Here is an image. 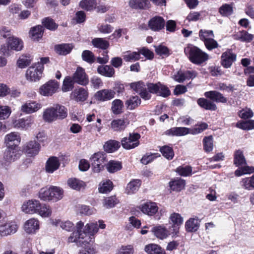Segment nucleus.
Instances as JSON below:
<instances>
[{
  "instance_id": "nucleus-8",
  "label": "nucleus",
  "mask_w": 254,
  "mask_h": 254,
  "mask_svg": "<svg viewBox=\"0 0 254 254\" xmlns=\"http://www.w3.org/2000/svg\"><path fill=\"white\" fill-rule=\"evenodd\" d=\"M23 152L18 145L13 144L9 145L5 150L3 158L7 162H11L19 158Z\"/></svg>"
},
{
  "instance_id": "nucleus-12",
  "label": "nucleus",
  "mask_w": 254,
  "mask_h": 254,
  "mask_svg": "<svg viewBox=\"0 0 254 254\" xmlns=\"http://www.w3.org/2000/svg\"><path fill=\"white\" fill-rule=\"evenodd\" d=\"M40 206V202L36 199H31L25 201L21 206L22 212L26 214H33L36 213L38 208Z\"/></svg>"
},
{
  "instance_id": "nucleus-44",
  "label": "nucleus",
  "mask_w": 254,
  "mask_h": 254,
  "mask_svg": "<svg viewBox=\"0 0 254 254\" xmlns=\"http://www.w3.org/2000/svg\"><path fill=\"white\" fill-rule=\"evenodd\" d=\"M201 40L203 41L206 48L209 51L218 47L217 42L212 38H205L201 37Z\"/></svg>"
},
{
  "instance_id": "nucleus-24",
  "label": "nucleus",
  "mask_w": 254,
  "mask_h": 254,
  "mask_svg": "<svg viewBox=\"0 0 254 254\" xmlns=\"http://www.w3.org/2000/svg\"><path fill=\"white\" fill-rule=\"evenodd\" d=\"M41 108V104L36 101H28L24 104L21 107V111L26 114H31L37 111Z\"/></svg>"
},
{
  "instance_id": "nucleus-11",
  "label": "nucleus",
  "mask_w": 254,
  "mask_h": 254,
  "mask_svg": "<svg viewBox=\"0 0 254 254\" xmlns=\"http://www.w3.org/2000/svg\"><path fill=\"white\" fill-rule=\"evenodd\" d=\"M169 219L173 224L171 228H170V231L173 237L176 236L179 233L180 226L183 223V218L180 214L173 213L171 214Z\"/></svg>"
},
{
  "instance_id": "nucleus-53",
  "label": "nucleus",
  "mask_w": 254,
  "mask_h": 254,
  "mask_svg": "<svg viewBox=\"0 0 254 254\" xmlns=\"http://www.w3.org/2000/svg\"><path fill=\"white\" fill-rule=\"evenodd\" d=\"M118 202L119 200L117 198L114 196H112L105 198L103 204V206L107 208H111L114 207Z\"/></svg>"
},
{
  "instance_id": "nucleus-22",
  "label": "nucleus",
  "mask_w": 254,
  "mask_h": 254,
  "mask_svg": "<svg viewBox=\"0 0 254 254\" xmlns=\"http://www.w3.org/2000/svg\"><path fill=\"white\" fill-rule=\"evenodd\" d=\"M141 211L149 216L154 215L158 211V208L155 202H147L140 206Z\"/></svg>"
},
{
  "instance_id": "nucleus-25",
  "label": "nucleus",
  "mask_w": 254,
  "mask_h": 254,
  "mask_svg": "<svg viewBox=\"0 0 254 254\" xmlns=\"http://www.w3.org/2000/svg\"><path fill=\"white\" fill-rule=\"evenodd\" d=\"M97 71L99 74L107 77H112L115 74L114 67L108 65H99Z\"/></svg>"
},
{
  "instance_id": "nucleus-14",
  "label": "nucleus",
  "mask_w": 254,
  "mask_h": 254,
  "mask_svg": "<svg viewBox=\"0 0 254 254\" xmlns=\"http://www.w3.org/2000/svg\"><path fill=\"white\" fill-rule=\"evenodd\" d=\"M130 86L136 93H139L143 99L147 100L151 98V95L148 92L146 85H145L144 82L138 81L132 83Z\"/></svg>"
},
{
  "instance_id": "nucleus-50",
  "label": "nucleus",
  "mask_w": 254,
  "mask_h": 254,
  "mask_svg": "<svg viewBox=\"0 0 254 254\" xmlns=\"http://www.w3.org/2000/svg\"><path fill=\"white\" fill-rule=\"evenodd\" d=\"M219 12L223 16H228L233 13L232 4H224L219 9Z\"/></svg>"
},
{
  "instance_id": "nucleus-57",
  "label": "nucleus",
  "mask_w": 254,
  "mask_h": 254,
  "mask_svg": "<svg viewBox=\"0 0 254 254\" xmlns=\"http://www.w3.org/2000/svg\"><path fill=\"white\" fill-rule=\"evenodd\" d=\"M82 60L88 63L92 64L95 62V57L93 53L89 50H84L82 54Z\"/></svg>"
},
{
  "instance_id": "nucleus-58",
  "label": "nucleus",
  "mask_w": 254,
  "mask_h": 254,
  "mask_svg": "<svg viewBox=\"0 0 254 254\" xmlns=\"http://www.w3.org/2000/svg\"><path fill=\"white\" fill-rule=\"evenodd\" d=\"M113 189V183L110 180L103 182L99 188V191L101 193L110 192Z\"/></svg>"
},
{
  "instance_id": "nucleus-34",
  "label": "nucleus",
  "mask_w": 254,
  "mask_h": 254,
  "mask_svg": "<svg viewBox=\"0 0 254 254\" xmlns=\"http://www.w3.org/2000/svg\"><path fill=\"white\" fill-rule=\"evenodd\" d=\"M43 32V27L41 25H39L33 27L31 29L30 31V34L31 35V38L33 40L38 41L40 39H41L42 37Z\"/></svg>"
},
{
  "instance_id": "nucleus-26",
  "label": "nucleus",
  "mask_w": 254,
  "mask_h": 254,
  "mask_svg": "<svg viewBox=\"0 0 254 254\" xmlns=\"http://www.w3.org/2000/svg\"><path fill=\"white\" fill-rule=\"evenodd\" d=\"M198 105L202 108L206 110L214 111L217 110V106L212 101L206 98H200L197 101Z\"/></svg>"
},
{
  "instance_id": "nucleus-61",
  "label": "nucleus",
  "mask_w": 254,
  "mask_h": 254,
  "mask_svg": "<svg viewBox=\"0 0 254 254\" xmlns=\"http://www.w3.org/2000/svg\"><path fill=\"white\" fill-rule=\"evenodd\" d=\"M111 127L115 130L124 129L125 127V122L124 120L121 119L115 120L111 123Z\"/></svg>"
},
{
  "instance_id": "nucleus-32",
  "label": "nucleus",
  "mask_w": 254,
  "mask_h": 254,
  "mask_svg": "<svg viewBox=\"0 0 254 254\" xmlns=\"http://www.w3.org/2000/svg\"><path fill=\"white\" fill-rule=\"evenodd\" d=\"M72 49L73 46L71 44H61L55 46V49L57 53L62 55L69 54Z\"/></svg>"
},
{
  "instance_id": "nucleus-21",
  "label": "nucleus",
  "mask_w": 254,
  "mask_h": 254,
  "mask_svg": "<svg viewBox=\"0 0 254 254\" xmlns=\"http://www.w3.org/2000/svg\"><path fill=\"white\" fill-rule=\"evenodd\" d=\"M17 228V225L14 222H8L0 227V235L1 236H5L13 234L16 232Z\"/></svg>"
},
{
  "instance_id": "nucleus-20",
  "label": "nucleus",
  "mask_w": 254,
  "mask_h": 254,
  "mask_svg": "<svg viewBox=\"0 0 254 254\" xmlns=\"http://www.w3.org/2000/svg\"><path fill=\"white\" fill-rule=\"evenodd\" d=\"M24 228L28 234H34L39 229V222L35 218H31L25 222Z\"/></svg>"
},
{
  "instance_id": "nucleus-36",
  "label": "nucleus",
  "mask_w": 254,
  "mask_h": 254,
  "mask_svg": "<svg viewBox=\"0 0 254 254\" xmlns=\"http://www.w3.org/2000/svg\"><path fill=\"white\" fill-rule=\"evenodd\" d=\"M124 103L120 99H115L112 102L111 111L115 115H119L123 112Z\"/></svg>"
},
{
  "instance_id": "nucleus-62",
  "label": "nucleus",
  "mask_w": 254,
  "mask_h": 254,
  "mask_svg": "<svg viewBox=\"0 0 254 254\" xmlns=\"http://www.w3.org/2000/svg\"><path fill=\"white\" fill-rule=\"evenodd\" d=\"M177 172L182 176H188L191 174L192 168L190 166H180L177 168Z\"/></svg>"
},
{
  "instance_id": "nucleus-46",
  "label": "nucleus",
  "mask_w": 254,
  "mask_h": 254,
  "mask_svg": "<svg viewBox=\"0 0 254 254\" xmlns=\"http://www.w3.org/2000/svg\"><path fill=\"white\" fill-rule=\"evenodd\" d=\"M36 213L42 217H49L51 215L52 210L49 206L40 203V206L38 208Z\"/></svg>"
},
{
  "instance_id": "nucleus-54",
  "label": "nucleus",
  "mask_w": 254,
  "mask_h": 254,
  "mask_svg": "<svg viewBox=\"0 0 254 254\" xmlns=\"http://www.w3.org/2000/svg\"><path fill=\"white\" fill-rule=\"evenodd\" d=\"M55 225L60 226L63 230L67 231H71L73 229V224L69 221L62 222L60 220H57Z\"/></svg>"
},
{
  "instance_id": "nucleus-38",
  "label": "nucleus",
  "mask_w": 254,
  "mask_h": 254,
  "mask_svg": "<svg viewBox=\"0 0 254 254\" xmlns=\"http://www.w3.org/2000/svg\"><path fill=\"white\" fill-rule=\"evenodd\" d=\"M91 43L94 47L102 50H106L109 47V42L102 38H95Z\"/></svg>"
},
{
  "instance_id": "nucleus-52",
  "label": "nucleus",
  "mask_w": 254,
  "mask_h": 254,
  "mask_svg": "<svg viewBox=\"0 0 254 254\" xmlns=\"http://www.w3.org/2000/svg\"><path fill=\"white\" fill-rule=\"evenodd\" d=\"M5 143L16 141L20 143L21 141V137L20 134L18 132H11L7 134L4 138Z\"/></svg>"
},
{
  "instance_id": "nucleus-49",
  "label": "nucleus",
  "mask_w": 254,
  "mask_h": 254,
  "mask_svg": "<svg viewBox=\"0 0 254 254\" xmlns=\"http://www.w3.org/2000/svg\"><path fill=\"white\" fill-rule=\"evenodd\" d=\"M160 156V155L157 153H147L142 156L140 162L141 163L146 165L153 161L155 158Z\"/></svg>"
},
{
  "instance_id": "nucleus-9",
  "label": "nucleus",
  "mask_w": 254,
  "mask_h": 254,
  "mask_svg": "<svg viewBox=\"0 0 254 254\" xmlns=\"http://www.w3.org/2000/svg\"><path fill=\"white\" fill-rule=\"evenodd\" d=\"M59 87V82L55 80H51L40 88V93L45 96H52L55 93Z\"/></svg>"
},
{
  "instance_id": "nucleus-59",
  "label": "nucleus",
  "mask_w": 254,
  "mask_h": 254,
  "mask_svg": "<svg viewBox=\"0 0 254 254\" xmlns=\"http://www.w3.org/2000/svg\"><path fill=\"white\" fill-rule=\"evenodd\" d=\"M31 60L29 57L21 56L17 62L18 66L21 68H25L31 63Z\"/></svg>"
},
{
  "instance_id": "nucleus-5",
  "label": "nucleus",
  "mask_w": 254,
  "mask_h": 254,
  "mask_svg": "<svg viewBox=\"0 0 254 254\" xmlns=\"http://www.w3.org/2000/svg\"><path fill=\"white\" fill-rule=\"evenodd\" d=\"M184 52L190 61L196 64H200L208 59V55L206 53L194 46H188L185 48Z\"/></svg>"
},
{
  "instance_id": "nucleus-10",
  "label": "nucleus",
  "mask_w": 254,
  "mask_h": 254,
  "mask_svg": "<svg viewBox=\"0 0 254 254\" xmlns=\"http://www.w3.org/2000/svg\"><path fill=\"white\" fill-rule=\"evenodd\" d=\"M44 67L41 64L36 67H29L26 72V79L31 81L39 80L42 76Z\"/></svg>"
},
{
  "instance_id": "nucleus-27",
  "label": "nucleus",
  "mask_w": 254,
  "mask_h": 254,
  "mask_svg": "<svg viewBox=\"0 0 254 254\" xmlns=\"http://www.w3.org/2000/svg\"><path fill=\"white\" fill-rule=\"evenodd\" d=\"M8 45L12 50L16 51H21L23 47L22 41L19 38L13 36L7 40Z\"/></svg>"
},
{
  "instance_id": "nucleus-3",
  "label": "nucleus",
  "mask_w": 254,
  "mask_h": 254,
  "mask_svg": "<svg viewBox=\"0 0 254 254\" xmlns=\"http://www.w3.org/2000/svg\"><path fill=\"white\" fill-rule=\"evenodd\" d=\"M208 125L202 123L195 126L193 128H189L185 127H174L167 130L165 134L171 136H183L188 134H196L207 129Z\"/></svg>"
},
{
  "instance_id": "nucleus-43",
  "label": "nucleus",
  "mask_w": 254,
  "mask_h": 254,
  "mask_svg": "<svg viewBox=\"0 0 254 254\" xmlns=\"http://www.w3.org/2000/svg\"><path fill=\"white\" fill-rule=\"evenodd\" d=\"M96 5V0H82L79 3L80 7L87 11L92 10Z\"/></svg>"
},
{
  "instance_id": "nucleus-37",
  "label": "nucleus",
  "mask_w": 254,
  "mask_h": 254,
  "mask_svg": "<svg viewBox=\"0 0 254 254\" xmlns=\"http://www.w3.org/2000/svg\"><path fill=\"white\" fill-rule=\"evenodd\" d=\"M40 148V144H27L23 151H24L29 156H32L38 153Z\"/></svg>"
},
{
  "instance_id": "nucleus-4",
  "label": "nucleus",
  "mask_w": 254,
  "mask_h": 254,
  "mask_svg": "<svg viewBox=\"0 0 254 254\" xmlns=\"http://www.w3.org/2000/svg\"><path fill=\"white\" fill-rule=\"evenodd\" d=\"M64 195V190L59 187L51 186L42 188L39 192V197L44 201L57 202L61 200Z\"/></svg>"
},
{
  "instance_id": "nucleus-17",
  "label": "nucleus",
  "mask_w": 254,
  "mask_h": 254,
  "mask_svg": "<svg viewBox=\"0 0 254 254\" xmlns=\"http://www.w3.org/2000/svg\"><path fill=\"white\" fill-rule=\"evenodd\" d=\"M204 96L212 102L222 103H226L227 102V98L224 97L222 93L216 90L205 92Z\"/></svg>"
},
{
  "instance_id": "nucleus-55",
  "label": "nucleus",
  "mask_w": 254,
  "mask_h": 254,
  "mask_svg": "<svg viewBox=\"0 0 254 254\" xmlns=\"http://www.w3.org/2000/svg\"><path fill=\"white\" fill-rule=\"evenodd\" d=\"M74 83L70 77H66L64 80L62 90L64 92H67L71 90L73 88Z\"/></svg>"
},
{
  "instance_id": "nucleus-7",
  "label": "nucleus",
  "mask_w": 254,
  "mask_h": 254,
  "mask_svg": "<svg viewBox=\"0 0 254 254\" xmlns=\"http://www.w3.org/2000/svg\"><path fill=\"white\" fill-rule=\"evenodd\" d=\"M106 159V154L101 152L95 153L90 157L92 169L94 173H99L103 169Z\"/></svg>"
},
{
  "instance_id": "nucleus-33",
  "label": "nucleus",
  "mask_w": 254,
  "mask_h": 254,
  "mask_svg": "<svg viewBox=\"0 0 254 254\" xmlns=\"http://www.w3.org/2000/svg\"><path fill=\"white\" fill-rule=\"evenodd\" d=\"M234 164L237 167H240L247 164L246 158L243 151L241 150H238L235 151L234 157Z\"/></svg>"
},
{
  "instance_id": "nucleus-16",
  "label": "nucleus",
  "mask_w": 254,
  "mask_h": 254,
  "mask_svg": "<svg viewBox=\"0 0 254 254\" xmlns=\"http://www.w3.org/2000/svg\"><path fill=\"white\" fill-rule=\"evenodd\" d=\"M115 94V92L111 89H104L97 91L94 97L97 100L104 102L113 99Z\"/></svg>"
},
{
  "instance_id": "nucleus-29",
  "label": "nucleus",
  "mask_w": 254,
  "mask_h": 254,
  "mask_svg": "<svg viewBox=\"0 0 254 254\" xmlns=\"http://www.w3.org/2000/svg\"><path fill=\"white\" fill-rule=\"evenodd\" d=\"M141 103V100L137 96H132L125 101L127 109L132 110L137 108Z\"/></svg>"
},
{
  "instance_id": "nucleus-60",
  "label": "nucleus",
  "mask_w": 254,
  "mask_h": 254,
  "mask_svg": "<svg viewBox=\"0 0 254 254\" xmlns=\"http://www.w3.org/2000/svg\"><path fill=\"white\" fill-rule=\"evenodd\" d=\"M11 113V111L9 107L0 105V120H4L8 118Z\"/></svg>"
},
{
  "instance_id": "nucleus-41",
  "label": "nucleus",
  "mask_w": 254,
  "mask_h": 254,
  "mask_svg": "<svg viewBox=\"0 0 254 254\" xmlns=\"http://www.w3.org/2000/svg\"><path fill=\"white\" fill-rule=\"evenodd\" d=\"M122 168L121 162L111 160L107 165V169L110 173H113L120 170Z\"/></svg>"
},
{
  "instance_id": "nucleus-15",
  "label": "nucleus",
  "mask_w": 254,
  "mask_h": 254,
  "mask_svg": "<svg viewBox=\"0 0 254 254\" xmlns=\"http://www.w3.org/2000/svg\"><path fill=\"white\" fill-rule=\"evenodd\" d=\"M236 55L233 53L232 50L226 51L222 54L221 57L222 65L226 68L230 67L233 63L236 61Z\"/></svg>"
},
{
  "instance_id": "nucleus-51",
  "label": "nucleus",
  "mask_w": 254,
  "mask_h": 254,
  "mask_svg": "<svg viewBox=\"0 0 254 254\" xmlns=\"http://www.w3.org/2000/svg\"><path fill=\"white\" fill-rule=\"evenodd\" d=\"M160 151L163 156L168 160L172 159L174 156V153L172 147L169 146L165 145L161 147Z\"/></svg>"
},
{
  "instance_id": "nucleus-13",
  "label": "nucleus",
  "mask_w": 254,
  "mask_h": 254,
  "mask_svg": "<svg viewBox=\"0 0 254 254\" xmlns=\"http://www.w3.org/2000/svg\"><path fill=\"white\" fill-rule=\"evenodd\" d=\"M71 78L74 83L81 85H86L89 82L88 76L81 67L77 68Z\"/></svg>"
},
{
  "instance_id": "nucleus-28",
  "label": "nucleus",
  "mask_w": 254,
  "mask_h": 254,
  "mask_svg": "<svg viewBox=\"0 0 254 254\" xmlns=\"http://www.w3.org/2000/svg\"><path fill=\"white\" fill-rule=\"evenodd\" d=\"M152 231L157 238L161 240L166 238L170 235L167 229L161 225L153 227L152 229Z\"/></svg>"
},
{
  "instance_id": "nucleus-30",
  "label": "nucleus",
  "mask_w": 254,
  "mask_h": 254,
  "mask_svg": "<svg viewBox=\"0 0 254 254\" xmlns=\"http://www.w3.org/2000/svg\"><path fill=\"white\" fill-rule=\"evenodd\" d=\"M149 2L148 0H130L129 6L135 9H144L148 8Z\"/></svg>"
},
{
  "instance_id": "nucleus-6",
  "label": "nucleus",
  "mask_w": 254,
  "mask_h": 254,
  "mask_svg": "<svg viewBox=\"0 0 254 254\" xmlns=\"http://www.w3.org/2000/svg\"><path fill=\"white\" fill-rule=\"evenodd\" d=\"M146 87L148 90V92L150 94L151 93L155 94L164 98H166L171 94L169 88L160 82L157 83H148L146 84Z\"/></svg>"
},
{
  "instance_id": "nucleus-56",
  "label": "nucleus",
  "mask_w": 254,
  "mask_h": 254,
  "mask_svg": "<svg viewBox=\"0 0 254 254\" xmlns=\"http://www.w3.org/2000/svg\"><path fill=\"white\" fill-rule=\"evenodd\" d=\"M50 138L44 131L39 132L34 137V143H40L44 142H50Z\"/></svg>"
},
{
  "instance_id": "nucleus-18",
  "label": "nucleus",
  "mask_w": 254,
  "mask_h": 254,
  "mask_svg": "<svg viewBox=\"0 0 254 254\" xmlns=\"http://www.w3.org/2000/svg\"><path fill=\"white\" fill-rule=\"evenodd\" d=\"M148 26L150 29L153 31H159L165 26V20L160 16H154L148 22Z\"/></svg>"
},
{
  "instance_id": "nucleus-48",
  "label": "nucleus",
  "mask_w": 254,
  "mask_h": 254,
  "mask_svg": "<svg viewBox=\"0 0 254 254\" xmlns=\"http://www.w3.org/2000/svg\"><path fill=\"white\" fill-rule=\"evenodd\" d=\"M42 23L45 28L51 31L55 30L58 26V25L55 22L54 20L49 17L43 19Z\"/></svg>"
},
{
  "instance_id": "nucleus-47",
  "label": "nucleus",
  "mask_w": 254,
  "mask_h": 254,
  "mask_svg": "<svg viewBox=\"0 0 254 254\" xmlns=\"http://www.w3.org/2000/svg\"><path fill=\"white\" fill-rule=\"evenodd\" d=\"M68 186L71 189L79 190L84 186V182L76 178H70L67 181Z\"/></svg>"
},
{
  "instance_id": "nucleus-31",
  "label": "nucleus",
  "mask_w": 254,
  "mask_h": 254,
  "mask_svg": "<svg viewBox=\"0 0 254 254\" xmlns=\"http://www.w3.org/2000/svg\"><path fill=\"white\" fill-rule=\"evenodd\" d=\"M141 185V182L139 180L134 179L131 181L126 188V192L128 194L135 193L139 189Z\"/></svg>"
},
{
  "instance_id": "nucleus-19",
  "label": "nucleus",
  "mask_w": 254,
  "mask_h": 254,
  "mask_svg": "<svg viewBox=\"0 0 254 254\" xmlns=\"http://www.w3.org/2000/svg\"><path fill=\"white\" fill-rule=\"evenodd\" d=\"M70 96L77 102H83L87 99L88 92L86 89L80 87L72 92Z\"/></svg>"
},
{
  "instance_id": "nucleus-40",
  "label": "nucleus",
  "mask_w": 254,
  "mask_h": 254,
  "mask_svg": "<svg viewBox=\"0 0 254 254\" xmlns=\"http://www.w3.org/2000/svg\"><path fill=\"white\" fill-rule=\"evenodd\" d=\"M123 57V59L126 62H133L140 59L139 51L131 52L130 51H128L125 53Z\"/></svg>"
},
{
  "instance_id": "nucleus-1",
  "label": "nucleus",
  "mask_w": 254,
  "mask_h": 254,
  "mask_svg": "<svg viewBox=\"0 0 254 254\" xmlns=\"http://www.w3.org/2000/svg\"><path fill=\"white\" fill-rule=\"evenodd\" d=\"M76 232L72 233L68 238V243H75L77 246L84 249L87 254L96 253V249L92 244L94 242V235L98 231L97 225L94 222H89L85 226L81 221L75 226Z\"/></svg>"
},
{
  "instance_id": "nucleus-64",
  "label": "nucleus",
  "mask_w": 254,
  "mask_h": 254,
  "mask_svg": "<svg viewBox=\"0 0 254 254\" xmlns=\"http://www.w3.org/2000/svg\"><path fill=\"white\" fill-rule=\"evenodd\" d=\"M133 252L134 250L132 246L128 245L127 246H122L118 250L116 254H133Z\"/></svg>"
},
{
  "instance_id": "nucleus-42",
  "label": "nucleus",
  "mask_w": 254,
  "mask_h": 254,
  "mask_svg": "<svg viewBox=\"0 0 254 254\" xmlns=\"http://www.w3.org/2000/svg\"><path fill=\"white\" fill-rule=\"evenodd\" d=\"M199 225V223L198 219L190 218L186 222L185 227L188 232H193L198 229Z\"/></svg>"
},
{
  "instance_id": "nucleus-2",
  "label": "nucleus",
  "mask_w": 254,
  "mask_h": 254,
  "mask_svg": "<svg viewBox=\"0 0 254 254\" xmlns=\"http://www.w3.org/2000/svg\"><path fill=\"white\" fill-rule=\"evenodd\" d=\"M67 115V109L63 105L56 104L46 109L43 113V118L45 122L51 123L58 119H64Z\"/></svg>"
},
{
  "instance_id": "nucleus-63",
  "label": "nucleus",
  "mask_w": 254,
  "mask_h": 254,
  "mask_svg": "<svg viewBox=\"0 0 254 254\" xmlns=\"http://www.w3.org/2000/svg\"><path fill=\"white\" fill-rule=\"evenodd\" d=\"M155 52L157 55L161 56L167 57L170 55L168 48L161 45L155 47Z\"/></svg>"
},
{
  "instance_id": "nucleus-23",
  "label": "nucleus",
  "mask_w": 254,
  "mask_h": 254,
  "mask_svg": "<svg viewBox=\"0 0 254 254\" xmlns=\"http://www.w3.org/2000/svg\"><path fill=\"white\" fill-rule=\"evenodd\" d=\"M60 165V163L58 158L51 156L47 161L45 166L46 171L48 173H53L59 169Z\"/></svg>"
},
{
  "instance_id": "nucleus-39",
  "label": "nucleus",
  "mask_w": 254,
  "mask_h": 254,
  "mask_svg": "<svg viewBox=\"0 0 254 254\" xmlns=\"http://www.w3.org/2000/svg\"><path fill=\"white\" fill-rule=\"evenodd\" d=\"M169 186L173 190L180 191L185 188V181L182 179H177L171 181Z\"/></svg>"
},
{
  "instance_id": "nucleus-45",
  "label": "nucleus",
  "mask_w": 254,
  "mask_h": 254,
  "mask_svg": "<svg viewBox=\"0 0 254 254\" xmlns=\"http://www.w3.org/2000/svg\"><path fill=\"white\" fill-rule=\"evenodd\" d=\"M238 128L243 130H249L254 128V120H250L247 121H239L237 123Z\"/></svg>"
},
{
  "instance_id": "nucleus-35",
  "label": "nucleus",
  "mask_w": 254,
  "mask_h": 254,
  "mask_svg": "<svg viewBox=\"0 0 254 254\" xmlns=\"http://www.w3.org/2000/svg\"><path fill=\"white\" fill-rule=\"evenodd\" d=\"M144 250L148 254H166L164 250L159 245L154 244L146 245Z\"/></svg>"
}]
</instances>
